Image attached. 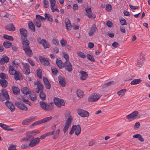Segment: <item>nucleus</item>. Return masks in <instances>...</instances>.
<instances>
[{
	"label": "nucleus",
	"instance_id": "f257e3e1",
	"mask_svg": "<svg viewBox=\"0 0 150 150\" xmlns=\"http://www.w3.org/2000/svg\"><path fill=\"white\" fill-rule=\"evenodd\" d=\"M34 84L35 86H37V88L35 89V91L37 93H39L40 91V97L42 100H45V99L46 96L45 93L43 91V86L41 82L39 81H35Z\"/></svg>",
	"mask_w": 150,
	"mask_h": 150
},
{
	"label": "nucleus",
	"instance_id": "f03ea898",
	"mask_svg": "<svg viewBox=\"0 0 150 150\" xmlns=\"http://www.w3.org/2000/svg\"><path fill=\"white\" fill-rule=\"evenodd\" d=\"M65 117L66 118L68 117V119L66 121L63 129V132L64 133L67 131L73 120V117L71 115L70 112L69 111H67L65 112Z\"/></svg>",
	"mask_w": 150,
	"mask_h": 150
},
{
	"label": "nucleus",
	"instance_id": "7ed1b4c3",
	"mask_svg": "<svg viewBox=\"0 0 150 150\" xmlns=\"http://www.w3.org/2000/svg\"><path fill=\"white\" fill-rule=\"evenodd\" d=\"M38 132L34 131L28 132L25 134V136L21 140L24 142H26L30 141L34 138V136L37 134Z\"/></svg>",
	"mask_w": 150,
	"mask_h": 150
},
{
	"label": "nucleus",
	"instance_id": "20e7f679",
	"mask_svg": "<svg viewBox=\"0 0 150 150\" xmlns=\"http://www.w3.org/2000/svg\"><path fill=\"white\" fill-rule=\"evenodd\" d=\"M101 96V95L97 93H93L90 96L88 100L89 102L96 101L100 98Z\"/></svg>",
	"mask_w": 150,
	"mask_h": 150
},
{
	"label": "nucleus",
	"instance_id": "39448f33",
	"mask_svg": "<svg viewBox=\"0 0 150 150\" xmlns=\"http://www.w3.org/2000/svg\"><path fill=\"white\" fill-rule=\"evenodd\" d=\"M140 117V115L137 111H135L130 114L126 116V117L129 121H131V119L138 118Z\"/></svg>",
	"mask_w": 150,
	"mask_h": 150
},
{
	"label": "nucleus",
	"instance_id": "423d86ee",
	"mask_svg": "<svg viewBox=\"0 0 150 150\" xmlns=\"http://www.w3.org/2000/svg\"><path fill=\"white\" fill-rule=\"evenodd\" d=\"M40 105L43 109L46 111L52 110L54 108V104H40Z\"/></svg>",
	"mask_w": 150,
	"mask_h": 150
},
{
	"label": "nucleus",
	"instance_id": "0eeeda50",
	"mask_svg": "<svg viewBox=\"0 0 150 150\" xmlns=\"http://www.w3.org/2000/svg\"><path fill=\"white\" fill-rule=\"evenodd\" d=\"M76 111L78 114L82 117H88L89 116V113L87 111L81 109H78Z\"/></svg>",
	"mask_w": 150,
	"mask_h": 150
},
{
	"label": "nucleus",
	"instance_id": "6e6552de",
	"mask_svg": "<svg viewBox=\"0 0 150 150\" xmlns=\"http://www.w3.org/2000/svg\"><path fill=\"white\" fill-rule=\"evenodd\" d=\"M40 142V138L36 137L31 140L29 144V146L31 147H33L36 145Z\"/></svg>",
	"mask_w": 150,
	"mask_h": 150
},
{
	"label": "nucleus",
	"instance_id": "1a4fd4ad",
	"mask_svg": "<svg viewBox=\"0 0 150 150\" xmlns=\"http://www.w3.org/2000/svg\"><path fill=\"white\" fill-rule=\"evenodd\" d=\"M22 40L21 43L22 45L23 48L29 47L30 42L29 40L27 39V38H23L21 37Z\"/></svg>",
	"mask_w": 150,
	"mask_h": 150
},
{
	"label": "nucleus",
	"instance_id": "9d476101",
	"mask_svg": "<svg viewBox=\"0 0 150 150\" xmlns=\"http://www.w3.org/2000/svg\"><path fill=\"white\" fill-rule=\"evenodd\" d=\"M1 92L2 94L3 95L4 97H5V99L6 100V101L4 102V103H11L9 101L10 99L9 96L6 90L5 89H3Z\"/></svg>",
	"mask_w": 150,
	"mask_h": 150
},
{
	"label": "nucleus",
	"instance_id": "9b49d317",
	"mask_svg": "<svg viewBox=\"0 0 150 150\" xmlns=\"http://www.w3.org/2000/svg\"><path fill=\"white\" fill-rule=\"evenodd\" d=\"M64 67L69 72H71L72 70V65L69 62L65 61L64 62Z\"/></svg>",
	"mask_w": 150,
	"mask_h": 150
},
{
	"label": "nucleus",
	"instance_id": "f8f14e48",
	"mask_svg": "<svg viewBox=\"0 0 150 150\" xmlns=\"http://www.w3.org/2000/svg\"><path fill=\"white\" fill-rule=\"evenodd\" d=\"M23 49L27 55L29 57H31L33 55V52L30 47L23 48Z\"/></svg>",
	"mask_w": 150,
	"mask_h": 150
},
{
	"label": "nucleus",
	"instance_id": "ddd939ff",
	"mask_svg": "<svg viewBox=\"0 0 150 150\" xmlns=\"http://www.w3.org/2000/svg\"><path fill=\"white\" fill-rule=\"evenodd\" d=\"M39 59L41 63L44 65L48 66L50 64L49 61L48 59H45L42 56H40Z\"/></svg>",
	"mask_w": 150,
	"mask_h": 150
},
{
	"label": "nucleus",
	"instance_id": "4468645a",
	"mask_svg": "<svg viewBox=\"0 0 150 150\" xmlns=\"http://www.w3.org/2000/svg\"><path fill=\"white\" fill-rule=\"evenodd\" d=\"M58 78L60 85L63 87H65L66 84L65 78L61 75L59 76Z\"/></svg>",
	"mask_w": 150,
	"mask_h": 150
},
{
	"label": "nucleus",
	"instance_id": "2eb2a0df",
	"mask_svg": "<svg viewBox=\"0 0 150 150\" xmlns=\"http://www.w3.org/2000/svg\"><path fill=\"white\" fill-rule=\"evenodd\" d=\"M9 61V58L8 57L5 55H3L2 58L0 59V64H3L5 63H8Z\"/></svg>",
	"mask_w": 150,
	"mask_h": 150
},
{
	"label": "nucleus",
	"instance_id": "dca6fc26",
	"mask_svg": "<svg viewBox=\"0 0 150 150\" xmlns=\"http://www.w3.org/2000/svg\"><path fill=\"white\" fill-rule=\"evenodd\" d=\"M43 79L46 88L50 89L51 87V85L47 79L44 76L43 77Z\"/></svg>",
	"mask_w": 150,
	"mask_h": 150
},
{
	"label": "nucleus",
	"instance_id": "f3484780",
	"mask_svg": "<svg viewBox=\"0 0 150 150\" xmlns=\"http://www.w3.org/2000/svg\"><path fill=\"white\" fill-rule=\"evenodd\" d=\"M73 126L75 127H74V130L75 131V134L77 136L79 135L81 133V128L80 125H74Z\"/></svg>",
	"mask_w": 150,
	"mask_h": 150
},
{
	"label": "nucleus",
	"instance_id": "a211bd4d",
	"mask_svg": "<svg viewBox=\"0 0 150 150\" xmlns=\"http://www.w3.org/2000/svg\"><path fill=\"white\" fill-rule=\"evenodd\" d=\"M96 29L97 28L96 25L93 24L88 32L89 36H92L93 35L94 32L96 31Z\"/></svg>",
	"mask_w": 150,
	"mask_h": 150
},
{
	"label": "nucleus",
	"instance_id": "6ab92c4d",
	"mask_svg": "<svg viewBox=\"0 0 150 150\" xmlns=\"http://www.w3.org/2000/svg\"><path fill=\"white\" fill-rule=\"evenodd\" d=\"M19 30L20 33L22 35L21 37L24 38H27L28 36L27 34V30L23 28H21Z\"/></svg>",
	"mask_w": 150,
	"mask_h": 150
},
{
	"label": "nucleus",
	"instance_id": "aec40b11",
	"mask_svg": "<svg viewBox=\"0 0 150 150\" xmlns=\"http://www.w3.org/2000/svg\"><path fill=\"white\" fill-rule=\"evenodd\" d=\"M56 62V64L60 69H61L64 67V62L63 63L62 60L57 59Z\"/></svg>",
	"mask_w": 150,
	"mask_h": 150
},
{
	"label": "nucleus",
	"instance_id": "412c9836",
	"mask_svg": "<svg viewBox=\"0 0 150 150\" xmlns=\"http://www.w3.org/2000/svg\"><path fill=\"white\" fill-rule=\"evenodd\" d=\"M18 108L23 110L26 111L28 110V108L24 104H15Z\"/></svg>",
	"mask_w": 150,
	"mask_h": 150
},
{
	"label": "nucleus",
	"instance_id": "4be33fe9",
	"mask_svg": "<svg viewBox=\"0 0 150 150\" xmlns=\"http://www.w3.org/2000/svg\"><path fill=\"white\" fill-rule=\"evenodd\" d=\"M5 28L7 30L11 31H14L15 28L13 24H10L5 27Z\"/></svg>",
	"mask_w": 150,
	"mask_h": 150
},
{
	"label": "nucleus",
	"instance_id": "5701e85b",
	"mask_svg": "<svg viewBox=\"0 0 150 150\" xmlns=\"http://www.w3.org/2000/svg\"><path fill=\"white\" fill-rule=\"evenodd\" d=\"M12 91L13 93L16 95L20 93V90L17 87H16L15 86H13L12 87Z\"/></svg>",
	"mask_w": 150,
	"mask_h": 150
},
{
	"label": "nucleus",
	"instance_id": "b1692460",
	"mask_svg": "<svg viewBox=\"0 0 150 150\" xmlns=\"http://www.w3.org/2000/svg\"><path fill=\"white\" fill-rule=\"evenodd\" d=\"M80 73L81 74V79L85 80L88 77V74L86 72L83 71H81L80 72Z\"/></svg>",
	"mask_w": 150,
	"mask_h": 150
},
{
	"label": "nucleus",
	"instance_id": "393cba45",
	"mask_svg": "<svg viewBox=\"0 0 150 150\" xmlns=\"http://www.w3.org/2000/svg\"><path fill=\"white\" fill-rule=\"evenodd\" d=\"M28 95L29 97L31 100L34 102L36 100L37 98L35 93H32L31 91H30V93H29Z\"/></svg>",
	"mask_w": 150,
	"mask_h": 150
},
{
	"label": "nucleus",
	"instance_id": "a878e982",
	"mask_svg": "<svg viewBox=\"0 0 150 150\" xmlns=\"http://www.w3.org/2000/svg\"><path fill=\"white\" fill-rule=\"evenodd\" d=\"M0 83L2 87L4 88H6L8 84V82L4 79H0Z\"/></svg>",
	"mask_w": 150,
	"mask_h": 150
},
{
	"label": "nucleus",
	"instance_id": "bb28decb",
	"mask_svg": "<svg viewBox=\"0 0 150 150\" xmlns=\"http://www.w3.org/2000/svg\"><path fill=\"white\" fill-rule=\"evenodd\" d=\"M53 100L54 103H65V102L63 99H60L57 97H54Z\"/></svg>",
	"mask_w": 150,
	"mask_h": 150
},
{
	"label": "nucleus",
	"instance_id": "cd10ccee",
	"mask_svg": "<svg viewBox=\"0 0 150 150\" xmlns=\"http://www.w3.org/2000/svg\"><path fill=\"white\" fill-rule=\"evenodd\" d=\"M28 26L29 28L33 31L35 32V28L33 23L31 21H29L28 23Z\"/></svg>",
	"mask_w": 150,
	"mask_h": 150
},
{
	"label": "nucleus",
	"instance_id": "c85d7f7f",
	"mask_svg": "<svg viewBox=\"0 0 150 150\" xmlns=\"http://www.w3.org/2000/svg\"><path fill=\"white\" fill-rule=\"evenodd\" d=\"M21 92L24 94H29L30 91L28 88L27 87L22 88L21 89Z\"/></svg>",
	"mask_w": 150,
	"mask_h": 150
},
{
	"label": "nucleus",
	"instance_id": "c756f323",
	"mask_svg": "<svg viewBox=\"0 0 150 150\" xmlns=\"http://www.w3.org/2000/svg\"><path fill=\"white\" fill-rule=\"evenodd\" d=\"M133 137L134 138H137L141 142H143L144 140L142 136L139 134H135L133 136Z\"/></svg>",
	"mask_w": 150,
	"mask_h": 150
},
{
	"label": "nucleus",
	"instance_id": "7c9ffc66",
	"mask_svg": "<svg viewBox=\"0 0 150 150\" xmlns=\"http://www.w3.org/2000/svg\"><path fill=\"white\" fill-rule=\"evenodd\" d=\"M3 45L6 48H10L11 46V43L8 41H5L4 42Z\"/></svg>",
	"mask_w": 150,
	"mask_h": 150
},
{
	"label": "nucleus",
	"instance_id": "2f4dec72",
	"mask_svg": "<svg viewBox=\"0 0 150 150\" xmlns=\"http://www.w3.org/2000/svg\"><path fill=\"white\" fill-rule=\"evenodd\" d=\"M142 81L140 79H134L131 81L130 84L131 85L137 84L141 82Z\"/></svg>",
	"mask_w": 150,
	"mask_h": 150
},
{
	"label": "nucleus",
	"instance_id": "473e14b6",
	"mask_svg": "<svg viewBox=\"0 0 150 150\" xmlns=\"http://www.w3.org/2000/svg\"><path fill=\"white\" fill-rule=\"evenodd\" d=\"M33 22L36 26L39 28L41 27V22L40 20L38 19L34 20Z\"/></svg>",
	"mask_w": 150,
	"mask_h": 150
},
{
	"label": "nucleus",
	"instance_id": "72a5a7b5",
	"mask_svg": "<svg viewBox=\"0 0 150 150\" xmlns=\"http://www.w3.org/2000/svg\"><path fill=\"white\" fill-rule=\"evenodd\" d=\"M14 78L16 81L20 80L21 78L19 75V71H15L14 72Z\"/></svg>",
	"mask_w": 150,
	"mask_h": 150
},
{
	"label": "nucleus",
	"instance_id": "f704fd0d",
	"mask_svg": "<svg viewBox=\"0 0 150 150\" xmlns=\"http://www.w3.org/2000/svg\"><path fill=\"white\" fill-rule=\"evenodd\" d=\"M7 106L11 112L14 111L15 108V105L13 104H6Z\"/></svg>",
	"mask_w": 150,
	"mask_h": 150
},
{
	"label": "nucleus",
	"instance_id": "c9c22d12",
	"mask_svg": "<svg viewBox=\"0 0 150 150\" xmlns=\"http://www.w3.org/2000/svg\"><path fill=\"white\" fill-rule=\"evenodd\" d=\"M52 118V116H50L45 117L42 119L41 120L42 123L47 122L50 121Z\"/></svg>",
	"mask_w": 150,
	"mask_h": 150
},
{
	"label": "nucleus",
	"instance_id": "e433bc0d",
	"mask_svg": "<svg viewBox=\"0 0 150 150\" xmlns=\"http://www.w3.org/2000/svg\"><path fill=\"white\" fill-rule=\"evenodd\" d=\"M9 72L10 74L12 75H13L14 74V72L15 71H17L14 68L13 66H10L9 67Z\"/></svg>",
	"mask_w": 150,
	"mask_h": 150
},
{
	"label": "nucleus",
	"instance_id": "4c0bfd02",
	"mask_svg": "<svg viewBox=\"0 0 150 150\" xmlns=\"http://www.w3.org/2000/svg\"><path fill=\"white\" fill-rule=\"evenodd\" d=\"M60 132V129H57L55 131L54 135L53 137V138L54 139H56L59 137Z\"/></svg>",
	"mask_w": 150,
	"mask_h": 150
},
{
	"label": "nucleus",
	"instance_id": "58836bf2",
	"mask_svg": "<svg viewBox=\"0 0 150 150\" xmlns=\"http://www.w3.org/2000/svg\"><path fill=\"white\" fill-rule=\"evenodd\" d=\"M42 124L41 120H38L35 122L32 123L31 125L30 126V128H33V126L35 125H37Z\"/></svg>",
	"mask_w": 150,
	"mask_h": 150
},
{
	"label": "nucleus",
	"instance_id": "ea45409f",
	"mask_svg": "<svg viewBox=\"0 0 150 150\" xmlns=\"http://www.w3.org/2000/svg\"><path fill=\"white\" fill-rule=\"evenodd\" d=\"M43 42L42 44L45 49L48 48L49 47L50 45L47 42V41L45 39H43Z\"/></svg>",
	"mask_w": 150,
	"mask_h": 150
},
{
	"label": "nucleus",
	"instance_id": "a19ab883",
	"mask_svg": "<svg viewBox=\"0 0 150 150\" xmlns=\"http://www.w3.org/2000/svg\"><path fill=\"white\" fill-rule=\"evenodd\" d=\"M76 94L77 96L79 98H81L83 97V93L81 90H78L77 91Z\"/></svg>",
	"mask_w": 150,
	"mask_h": 150
},
{
	"label": "nucleus",
	"instance_id": "79ce46f5",
	"mask_svg": "<svg viewBox=\"0 0 150 150\" xmlns=\"http://www.w3.org/2000/svg\"><path fill=\"white\" fill-rule=\"evenodd\" d=\"M37 74L39 79L42 78V72L41 69L38 68L37 70Z\"/></svg>",
	"mask_w": 150,
	"mask_h": 150
},
{
	"label": "nucleus",
	"instance_id": "37998d69",
	"mask_svg": "<svg viewBox=\"0 0 150 150\" xmlns=\"http://www.w3.org/2000/svg\"><path fill=\"white\" fill-rule=\"evenodd\" d=\"M45 17L47 18L48 21L52 22L53 21V20L52 16L50 14H47L46 13L45 15Z\"/></svg>",
	"mask_w": 150,
	"mask_h": 150
},
{
	"label": "nucleus",
	"instance_id": "c03bdc74",
	"mask_svg": "<svg viewBox=\"0 0 150 150\" xmlns=\"http://www.w3.org/2000/svg\"><path fill=\"white\" fill-rule=\"evenodd\" d=\"M0 78H1V79H8V76L7 74L3 73H0Z\"/></svg>",
	"mask_w": 150,
	"mask_h": 150
},
{
	"label": "nucleus",
	"instance_id": "a18cd8bd",
	"mask_svg": "<svg viewBox=\"0 0 150 150\" xmlns=\"http://www.w3.org/2000/svg\"><path fill=\"white\" fill-rule=\"evenodd\" d=\"M3 37L6 39L11 41L13 40V37L11 36H9L7 35H4L3 36Z\"/></svg>",
	"mask_w": 150,
	"mask_h": 150
},
{
	"label": "nucleus",
	"instance_id": "49530a36",
	"mask_svg": "<svg viewBox=\"0 0 150 150\" xmlns=\"http://www.w3.org/2000/svg\"><path fill=\"white\" fill-rule=\"evenodd\" d=\"M36 118V117L35 116H34L29 117L26 119L30 123L33 121H34Z\"/></svg>",
	"mask_w": 150,
	"mask_h": 150
},
{
	"label": "nucleus",
	"instance_id": "de8ad7c7",
	"mask_svg": "<svg viewBox=\"0 0 150 150\" xmlns=\"http://www.w3.org/2000/svg\"><path fill=\"white\" fill-rule=\"evenodd\" d=\"M126 91L127 90L125 89H122L117 92V94L119 96H122L125 94Z\"/></svg>",
	"mask_w": 150,
	"mask_h": 150
},
{
	"label": "nucleus",
	"instance_id": "09e8293b",
	"mask_svg": "<svg viewBox=\"0 0 150 150\" xmlns=\"http://www.w3.org/2000/svg\"><path fill=\"white\" fill-rule=\"evenodd\" d=\"M86 16L89 18H95L96 17V15L95 14H93L92 12L86 14Z\"/></svg>",
	"mask_w": 150,
	"mask_h": 150
},
{
	"label": "nucleus",
	"instance_id": "8fccbe9b",
	"mask_svg": "<svg viewBox=\"0 0 150 150\" xmlns=\"http://www.w3.org/2000/svg\"><path fill=\"white\" fill-rule=\"evenodd\" d=\"M36 18L37 19H38L40 21L41 20V21H44L46 20V18L44 17L41 16L39 15H36Z\"/></svg>",
	"mask_w": 150,
	"mask_h": 150
},
{
	"label": "nucleus",
	"instance_id": "3c124183",
	"mask_svg": "<svg viewBox=\"0 0 150 150\" xmlns=\"http://www.w3.org/2000/svg\"><path fill=\"white\" fill-rule=\"evenodd\" d=\"M87 57L88 59L91 62H94L95 61L92 55L88 54L87 55Z\"/></svg>",
	"mask_w": 150,
	"mask_h": 150
},
{
	"label": "nucleus",
	"instance_id": "603ef678",
	"mask_svg": "<svg viewBox=\"0 0 150 150\" xmlns=\"http://www.w3.org/2000/svg\"><path fill=\"white\" fill-rule=\"evenodd\" d=\"M44 7L48 8L49 6V2L47 0H43Z\"/></svg>",
	"mask_w": 150,
	"mask_h": 150
},
{
	"label": "nucleus",
	"instance_id": "864d4df0",
	"mask_svg": "<svg viewBox=\"0 0 150 150\" xmlns=\"http://www.w3.org/2000/svg\"><path fill=\"white\" fill-rule=\"evenodd\" d=\"M51 70L52 73L54 75H56L57 74V73L58 72V71L55 68H54L53 69L51 68Z\"/></svg>",
	"mask_w": 150,
	"mask_h": 150
},
{
	"label": "nucleus",
	"instance_id": "5fc2aeb1",
	"mask_svg": "<svg viewBox=\"0 0 150 150\" xmlns=\"http://www.w3.org/2000/svg\"><path fill=\"white\" fill-rule=\"evenodd\" d=\"M120 22L122 25H127V23L125 20L123 18L120 20Z\"/></svg>",
	"mask_w": 150,
	"mask_h": 150
},
{
	"label": "nucleus",
	"instance_id": "6e6d98bb",
	"mask_svg": "<svg viewBox=\"0 0 150 150\" xmlns=\"http://www.w3.org/2000/svg\"><path fill=\"white\" fill-rule=\"evenodd\" d=\"M8 150H16V146L11 144L9 146Z\"/></svg>",
	"mask_w": 150,
	"mask_h": 150
},
{
	"label": "nucleus",
	"instance_id": "4d7b16f0",
	"mask_svg": "<svg viewBox=\"0 0 150 150\" xmlns=\"http://www.w3.org/2000/svg\"><path fill=\"white\" fill-rule=\"evenodd\" d=\"M23 71L24 72V74L26 75H28L30 73L29 68L24 69Z\"/></svg>",
	"mask_w": 150,
	"mask_h": 150
},
{
	"label": "nucleus",
	"instance_id": "13d9d810",
	"mask_svg": "<svg viewBox=\"0 0 150 150\" xmlns=\"http://www.w3.org/2000/svg\"><path fill=\"white\" fill-rule=\"evenodd\" d=\"M60 43L61 46L62 47H64L67 44V41L65 40L62 39L60 41Z\"/></svg>",
	"mask_w": 150,
	"mask_h": 150
},
{
	"label": "nucleus",
	"instance_id": "bf43d9fd",
	"mask_svg": "<svg viewBox=\"0 0 150 150\" xmlns=\"http://www.w3.org/2000/svg\"><path fill=\"white\" fill-rule=\"evenodd\" d=\"M78 55L83 58H85L86 57V55L84 54V53L82 52H79L78 53Z\"/></svg>",
	"mask_w": 150,
	"mask_h": 150
},
{
	"label": "nucleus",
	"instance_id": "052dcab7",
	"mask_svg": "<svg viewBox=\"0 0 150 150\" xmlns=\"http://www.w3.org/2000/svg\"><path fill=\"white\" fill-rule=\"evenodd\" d=\"M114 81H109L103 85L104 86H108L110 85L111 84L114 83Z\"/></svg>",
	"mask_w": 150,
	"mask_h": 150
},
{
	"label": "nucleus",
	"instance_id": "680f3d73",
	"mask_svg": "<svg viewBox=\"0 0 150 150\" xmlns=\"http://www.w3.org/2000/svg\"><path fill=\"white\" fill-rule=\"evenodd\" d=\"M51 6H55L56 4L55 0H49Z\"/></svg>",
	"mask_w": 150,
	"mask_h": 150
},
{
	"label": "nucleus",
	"instance_id": "e2e57ef3",
	"mask_svg": "<svg viewBox=\"0 0 150 150\" xmlns=\"http://www.w3.org/2000/svg\"><path fill=\"white\" fill-rule=\"evenodd\" d=\"M28 60L31 66H34L35 65L34 62L32 59H30L28 58Z\"/></svg>",
	"mask_w": 150,
	"mask_h": 150
},
{
	"label": "nucleus",
	"instance_id": "0e129e2a",
	"mask_svg": "<svg viewBox=\"0 0 150 150\" xmlns=\"http://www.w3.org/2000/svg\"><path fill=\"white\" fill-rule=\"evenodd\" d=\"M111 6L110 4H108L106 6V10L108 11H109L111 10Z\"/></svg>",
	"mask_w": 150,
	"mask_h": 150
},
{
	"label": "nucleus",
	"instance_id": "69168bd1",
	"mask_svg": "<svg viewBox=\"0 0 150 150\" xmlns=\"http://www.w3.org/2000/svg\"><path fill=\"white\" fill-rule=\"evenodd\" d=\"M66 29L68 30H70L72 28L71 24H69L66 25Z\"/></svg>",
	"mask_w": 150,
	"mask_h": 150
},
{
	"label": "nucleus",
	"instance_id": "338daca9",
	"mask_svg": "<svg viewBox=\"0 0 150 150\" xmlns=\"http://www.w3.org/2000/svg\"><path fill=\"white\" fill-rule=\"evenodd\" d=\"M55 133V132H54V131H52L50 132H47L45 133V134L47 136H49L53 135L54 134V133Z\"/></svg>",
	"mask_w": 150,
	"mask_h": 150
},
{
	"label": "nucleus",
	"instance_id": "774afa93",
	"mask_svg": "<svg viewBox=\"0 0 150 150\" xmlns=\"http://www.w3.org/2000/svg\"><path fill=\"white\" fill-rule=\"evenodd\" d=\"M106 24L109 27L112 26V22L109 21H107Z\"/></svg>",
	"mask_w": 150,
	"mask_h": 150
}]
</instances>
